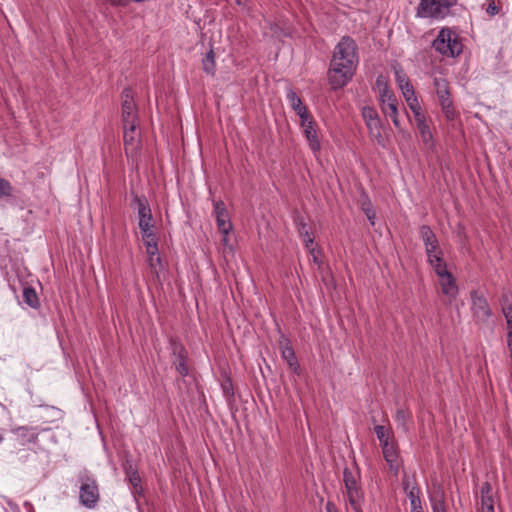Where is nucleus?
Instances as JSON below:
<instances>
[{"label":"nucleus","mask_w":512,"mask_h":512,"mask_svg":"<svg viewBox=\"0 0 512 512\" xmlns=\"http://www.w3.org/2000/svg\"><path fill=\"white\" fill-rule=\"evenodd\" d=\"M80 482L79 487V501L88 508L93 509L96 507L100 499L99 488L96 480L87 472L81 473L78 478Z\"/></svg>","instance_id":"5"},{"label":"nucleus","mask_w":512,"mask_h":512,"mask_svg":"<svg viewBox=\"0 0 512 512\" xmlns=\"http://www.w3.org/2000/svg\"><path fill=\"white\" fill-rule=\"evenodd\" d=\"M432 512H446L445 494L441 488L430 494Z\"/></svg>","instance_id":"21"},{"label":"nucleus","mask_w":512,"mask_h":512,"mask_svg":"<svg viewBox=\"0 0 512 512\" xmlns=\"http://www.w3.org/2000/svg\"><path fill=\"white\" fill-rule=\"evenodd\" d=\"M395 419H396V422L398 423V425L401 426L405 432H407L408 431L407 421L409 419V414L403 409H398L396 412Z\"/></svg>","instance_id":"35"},{"label":"nucleus","mask_w":512,"mask_h":512,"mask_svg":"<svg viewBox=\"0 0 512 512\" xmlns=\"http://www.w3.org/2000/svg\"><path fill=\"white\" fill-rule=\"evenodd\" d=\"M406 101H410L415 96V91L412 84H406L404 89H401Z\"/></svg>","instance_id":"42"},{"label":"nucleus","mask_w":512,"mask_h":512,"mask_svg":"<svg viewBox=\"0 0 512 512\" xmlns=\"http://www.w3.org/2000/svg\"><path fill=\"white\" fill-rule=\"evenodd\" d=\"M432 47L443 56L456 57L462 53L463 45L458 36L448 27L442 28L433 40Z\"/></svg>","instance_id":"4"},{"label":"nucleus","mask_w":512,"mask_h":512,"mask_svg":"<svg viewBox=\"0 0 512 512\" xmlns=\"http://www.w3.org/2000/svg\"><path fill=\"white\" fill-rule=\"evenodd\" d=\"M294 222L296 224L299 235L305 244V247L310 248V246L313 245L314 238L312 237L311 233L309 232V229L304 220V217L301 216L300 214H296L294 216Z\"/></svg>","instance_id":"18"},{"label":"nucleus","mask_w":512,"mask_h":512,"mask_svg":"<svg viewBox=\"0 0 512 512\" xmlns=\"http://www.w3.org/2000/svg\"><path fill=\"white\" fill-rule=\"evenodd\" d=\"M362 116L365 123L374 121L379 118L377 111L373 107H363Z\"/></svg>","instance_id":"38"},{"label":"nucleus","mask_w":512,"mask_h":512,"mask_svg":"<svg viewBox=\"0 0 512 512\" xmlns=\"http://www.w3.org/2000/svg\"><path fill=\"white\" fill-rule=\"evenodd\" d=\"M223 391H224V394L228 397L230 396H233L234 392H233V387H232V382L230 379H228L223 385Z\"/></svg>","instance_id":"46"},{"label":"nucleus","mask_w":512,"mask_h":512,"mask_svg":"<svg viewBox=\"0 0 512 512\" xmlns=\"http://www.w3.org/2000/svg\"><path fill=\"white\" fill-rule=\"evenodd\" d=\"M134 2H143V0H133Z\"/></svg>","instance_id":"56"},{"label":"nucleus","mask_w":512,"mask_h":512,"mask_svg":"<svg viewBox=\"0 0 512 512\" xmlns=\"http://www.w3.org/2000/svg\"><path fill=\"white\" fill-rule=\"evenodd\" d=\"M420 236L425 246L438 244L435 233L428 225H422L420 227Z\"/></svg>","instance_id":"28"},{"label":"nucleus","mask_w":512,"mask_h":512,"mask_svg":"<svg viewBox=\"0 0 512 512\" xmlns=\"http://www.w3.org/2000/svg\"><path fill=\"white\" fill-rule=\"evenodd\" d=\"M169 349L172 355V364L175 367V370L183 377L187 376L189 373V368L187 365L188 361V352L185 346L181 343L180 340L176 338L169 339Z\"/></svg>","instance_id":"9"},{"label":"nucleus","mask_w":512,"mask_h":512,"mask_svg":"<svg viewBox=\"0 0 512 512\" xmlns=\"http://www.w3.org/2000/svg\"><path fill=\"white\" fill-rule=\"evenodd\" d=\"M428 263L433 268L436 275L441 278L443 276H447L450 272L447 270V266L442 256L437 257L433 260L428 261Z\"/></svg>","instance_id":"29"},{"label":"nucleus","mask_w":512,"mask_h":512,"mask_svg":"<svg viewBox=\"0 0 512 512\" xmlns=\"http://www.w3.org/2000/svg\"><path fill=\"white\" fill-rule=\"evenodd\" d=\"M358 65L357 44L344 36L336 45L328 70V82L333 90L343 88L352 79Z\"/></svg>","instance_id":"1"},{"label":"nucleus","mask_w":512,"mask_h":512,"mask_svg":"<svg viewBox=\"0 0 512 512\" xmlns=\"http://www.w3.org/2000/svg\"><path fill=\"white\" fill-rule=\"evenodd\" d=\"M13 192L14 188L11 184L7 180L0 178V198L12 197Z\"/></svg>","instance_id":"34"},{"label":"nucleus","mask_w":512,"mask_h":512,"mask_svg":"<svg viewBox=\"0 0 512 512\" xmlns=\"http://www.w3.org/2000/svg\"><path fill=\"white\" fill-rule=\"evenodd\" d=\"M499 10L500 8L495 4L494 0H491L486 7V13L489 16H495L499 13Z\"/></svg>","instance_id":"43"},{"label":"nucleus","mask_w":512,"mask_h":512,"mask_svg":"<svg viewBox=\"0 0 512 512\" xmlns=\"http://www.w3.org/2000/svg\"><path fill=\"white\" fill-rule=\"evenodd\" d=\"M374 431L381 446H383L385 443H390L392 440H394L393 432L391 431L390 428H387L383 425H376L374 427Z\"/></svg>","instance_id":"27"},{"label":"nucleus","mask_w":512,"mask_h":512,"mask_svg":"<svg viewBox=\"0 0 512 512\" xmlns=\"http://www.w3.org/2000/svg\"><path fill=\"white\" fill-rule=\"evenodd\" d=\"M22 296L24 303L27 304L29 307L33 309H38L40 307L39 297L33 287L25 286L23 288Z\"/></svg>","instance_id":"23"},{"label":"nucleus","mask_w":512,"mask_h":512,"mask_svg":"<svg viewBox=\"0 0 512 512\" xmlns=\"http://www.w3.org/2000/svg\"><path fill=\"white\" fill-rule=\"evenodd\" d=\"M4 437L3 435L0 433V443L3 441Z\"/></svg>","instance_id":"55"},{"label":"nucleus","mask_w":512,"mask_h":512,"mask_svg":"<svg viewBox=\"0 0 512 512\" xmlns=\"http://www.w3.org/2000/svg\"><path fill=\"white\" fill-rule=\"evenodd\" d=\"M134 203L137 205L139 228L143 239H150L155 235L152 231L154 227V220L149 203L145 196L135 195L133 198Z\"/></svg>","instance_id":"6"},{"label":"nucleus","mask_w":512,"mask_h":512,"mask_svg":"<svg viewBox=\"0 0 512 512\" xmlns=\"http://www.w3.org/2000/svg\"><path fill=\"white\" fill-rule=\"evenodd\" d=\"M202 68L203 71L211 76L215 75L216 72V62H215V53L211 48L202 59Z\"/></svg>","instance_id":"26"},{"label":"nucleus","mask_w":512,"mask_h":512,"mask_svg":"<svg viewBox=\"0 0 512 512\" xmlns=\"http://www.w3.org/2000/svg\"><path fill=\"white\" fill-rule=\"evenodd\" d=\"M501 304L505 318H512V296L509 293L502 294Z\"/></svg>","instance_id":"33"},{"label":"nucleus","mask_w":512,"mask_h":512,"mask_svg":"<svg viewBox=\"0 0 512 512\" xmlns=\"http://www.w3.org/2000/svg\"><path fill=\"white\" fill-rule=\"evenodd\" d=\"M459 0H420L416 8V17L430 19H444L451 15V8Z\"/></svg>","instance_id":"3"},{"label":"nucleus","mask_w":512,"mask_h":512,"mask_svg":"<svg viewBox=\"0 0 512 512\" xmlns=\"http://www.w3.org/2000/svg\"><path fill=\"white\" fill-rule=\"evenodd\" d=\"M360 478L358 470L352 471L349 468H345L343 471L344 496L347 504L354 512H363V504L365 502Z\"/></svg>","instance_id":"2"},{"label":"nucleus","mask_w":512,"mask_h":512,"mask_svg":"<svg viewBox=\"0 0 512 512\" xmlns=\"http://www.w3.org/2000/svg\"><path fill=\"white\" fill-rule=\"evenodd\" d=\"M434 86L439 103L451 100L449 83L445 78H435Z\"/></svg>","instance_id":"20"},{"label":"nucleus","mask_w":512,"mask_h":512,"mask_svg":"<svg viewBox=\"0 0 512 512\" xmlns=\"http://www.w3.org/2000/svg\"><path fill=\"white\" fill-rule=\"evenodd\" d=\"M236 4L238 5H241L242 4V1L241 0H235Z\"/></svg>","instance_id":"54"},{"label":"nucleus","mask_w":512,"mask_h":512,"mask_svg":"<svg viewBox=\"0 0 512 512\" xmlns=\"http://www.w3.org/2000/svg\"><path fill=\"white\" fill-rule=\"evenodd\" d=\"M439 104L447 121H453L456 119L458 112L455 110L452 100L444 101Z\"/></svg>","instance_id":"31"},{"label":"nucleus","mask_w":512,"mask_h":512,"mask_svg":"<svg viewBox=\"0 0 512 512\" xmlns=\"http://www.w3.org/2000/svg\"><path fill=\"white\" fill-rule=\"evenodd\" d=\"M112 6L120 7L125 6L126 2L124 0H110Z\"/></svg>","instance_id":"50"},{"label":"nucleus","mask_w":512,"mask_h":512,"mask_svg":"<svg viewBox=\"0 0 512 512\" xmlns=\"http://www.w3.org/2000/svg\"><path fill=\"white\" fill-rule=\"evenodd\" d=\"M12 442L14 447L26 446L31 443H36L38 439V429L33 426H19L11 430Z\"/></svg>","instance_id":"11"},{"label":"nucleus","mask_w":512,"mask_h":512,"mask_svg":"<svg viewBox=\"0 0 512 512\" xmlns=\"http://www.w3.org/2000/svg\"><path fill=\"white\" fill-rule=\"evenodd\" d=\"M139 126H130L123 127L124 135V150L127 156H134L137 154L138 146H139Z\"/></svg>","instance_id":"14"},{"label":"nucleus","mask_w":512,"mask_h":512,"mask_svg":"<svg viewBox=\"0 0 512 512\" xmlns=\"http://www.w3.org/2000/svg\"><path fill=\"white\" fill-rule=\"evenodd\" d=\"M440 286L442 293L449 297L450 302L456 299L458 294V286L456 284L455 278L451 273L440 278Z\"/></svg>","instance_id":"17"},{"label":"nucleus","mask_w":512,"mask_h":512,"mask_svg":"<svg viewBox=\"0 0 512 512\" xmlns=\"http://www.w3.org/2000/svg\"><path fill=\"white\" fill-rule=\"evenodd\" d=\"M425 251H426L428 261L442 256V250L439 247V243L425 246Z\"/></svg>","instance_id":"37"},{"label":"nucleus","mask_w":512,"mask_h":512,"mask_svg":"<svg viewBox=\"0 0 512 512\" xmlns=\"http://www.w3.org/2000/svg\"><path fill=\"white\" fill-rule=\"evenodd\" d=\"M417 128L424 144L429 147L433 146V135L429 125L427 123L421 124L420 126H417Z\"/></svg>","instance_id":"32"},{"label":"nucleus","mask_w":512,"mask_h":512,"mask_svg":"<svg viewBox=\"0 0 512 512\" xmlns=\"http://www.w3.org/2000/svg\"><path fill=\"white\" fill-rule=\"evenodd\" d=\"M406 495L410 501L411 512L423 511L420 499V489L417 484H414Z\"/></svg>","instance_id":"25"},{"label":"nucleus","mask_w":512,"mask_h":512,"mask_svg":"<svg viewBox=\"0 0 512 512\" xmlns=\"http://www.w3.org/2000/svg\"><path fill=\"white\" fill-rule=\"evenodd\" d=\"M380 101L382 112L389 116L396 128H400L398 119V102L392 91L385 85L380 91Z\"/></svg>","instance_id":"10"},{"label":"nucleus","mask_w":512,"mask_h":512,"mask_svg":"<svg viewBox=\"0 0 512 512\" xmlns=\"http://www.w3.org/2000/svg\"><path fill=\"white\" fill-rule=\"evenodd\" d=\"M214 213H215V215H222V216L225 215L226 213H228L223 201H221V200L214 201Z\"/></svg>","instance_id":"41"},{"label":"nucleus","mask_w":512,"mask_h":512,"mask_svg":"<svg viewBox=\"0 0 512 512\" xmlns=\"http://www.w3.org/2000/svg\"><path fill=\"white\" fill-rule=\"evenodd\" d=\"M407 103H408L410 109L412 110V112L421 110V107H420L416 97H413L410 101H407Z\"/></svg>","instance_id":"47"},{"label":"nucleus","mask_w":512,"mask_h":512,"mask_svg":"<svg viewBox=\"0 0 512 512\" xmlns=\"http://www.w3.org/2000/svg\"><path fill=\"white\" fill-rule=\"evenodd\" d=\"M278 346L281 351L282 358L287 362L289 368L295 373H300V365L295 355L294 348L289 338L281 334L278 339Z\"/></svg>","instance_id":"12"},{"label":"nucleus","mask_w":512,"mask_h":512,"mask_svg":"<svg viewBox=\"0 0 512 512\" xmlns=\"http://www.w3.org/2000/svg\"><path fill=\"white\" fill-rule=\"evenodd\" d=\"M413 113L417 126H420L421 124H426V117L421 112V110L415 111Z\"/></svg>","instance_id":"45"},{"label":"nucleus","mask_w":512,"mask_h":512,"mask_svg":"<svg viewBox=\"0 0 512 512\" xmlns=\"http://www.w3.org/2000/svg\"><path fill=\"white\" fill-rule=\"evenodd\" d=\"M416 484V481L415 479H411L407 473H404V476L402 478V486H403V490L405 491L406 494H408L409 490H411V487Z\"/></svg>","instance_id":"40"},{"label":"nucleus","mask_w":512,"mask_h":512,"mask_svg":"<svg viewBox=\"0 0 512 512\" xmlns=\"http://www.w3.org/2000/svg\"><path fill=\"white\" fill-rule=\"evenodd\" d=\"M480 493H481V496H493L492 495V486L489 482H484L482 485H481V489H480Z\"/></svg>","instance_id":"44"},{"label":"nucleus","mask_w":512,"mask_h":512,"mask_svg":"<svg viewBox=\"0 0 512 512\" xmlns=\"http://www.w3.org/2000/svg\"><path fill=\"white\" fill-rule=\"evenodd\" d=\"M381 448L384 459L389 465L390 471L397 475L400 468V464L398 459V448L395 440H392L390 443H385L383 446H381Z\"/></svg>","instance_id":"15"},{"label":"nucleus","mask_w":512,"mask_h":512,"mask_svg":"<svg viewBox=\"0 0 512 512\" xmlns=\"http://www.w3.org/2000/svg\"><path fill=\"white\" fill-rule=\"evenodd\" d=\"M300 125L303 128L304 135L308 141L309 147L313 152L321 149L320 140L316 130V123L311 115L300 119Z\"/></svg>","instance_id":"13"},{"label":"nucleus","mask_w":512,"mask_h":512,"mask_svg":"<svg viewBox=\"0 0 512 512\" xmlns=\"http://www.w3.org/2000/svg\"><path fill=\"white\" fill-rule=\"evenodd\" d=\"M287 99L294 110V112L299 116L300 119L303 117H307L310 115L307 107L303 104L300 97L296 94L295 91L289 90L287 92Z\"/></svg>","instance_id":"19"},{"label":"nucleus","mask_w":512,"mask_h":512,"mask_svg":"<svg viewBox=\"0 0 512 512\" xmlns=\"http://www.w3.org/2000/svg\"><path fill=\"white\" fill-rule=\"evenodd\" d=\"M365 213H366V216H367L368 220L370 221V223H371L372 225H374L375 212H374V211H372V210H370V209H367V210L365 211Z\"/></svg>","instance_id":"48"},{"label":"nucleus","mask_w":512,"mask_h":512,"mask_svg":"<svg viewBox=\"0 0 512 512\" xmlns=\"http://www.w3.org/2000/svg\"><path fill=\"white\" fill-rule=\"evenodd\" d=\"M125 473L133 487L134 494H142L143 489L141 486V478L138 474V471L132 467V465L125 466Z\"/></svg>","instance_id":"22"},{"label":"nucleus","mask_w":512,"mask_h":512,"mask_svg":"<svg viewBox=\"0 0 512 512\" xmlns=\"http://www.w3.org/2000/svg\"><path fill=\"white\" fill-rule=\"evenodd\" d=\"M307 249H308L309 253L312 255L314 262H318V255L315 251V248L310 246V248H307Z\"/></svg>","instance_id":"51"},{"label":"nucleus","mask_w":512,"mask_h":512,"mask_svg":"<svg viewBox=\"0 0 512 512\" xmlns=\"http://www.w3.org/2000/svg\"><path fill=\"white\" fill-rule=\"evenodd\" d=\"M471 311L473 318L477 324H485L492 316V310L486 297L477 290L470 292Z\"/></svg>","instance_id":"8"},{"label":"nucleus","mask_w":512,"mask_h":512,"mask_svg":"<svg viewBox=\"0 0 512 512\" xmlns=\"http://www.w3.org/2000/svg\"><path fill=\"white\" fill-rule=\"evenodd\" d=\"M148 254L149 265L155 268L157 264H161V257L159 256L158 243L156 235L150 237V239H143Z\"/></svg>","instance_id":"16"},{"label":"nucleus","mask_w":512,"mask_h":512,"mask_svg":"<svg viewBox=\"0 0 512 512\" xmlns=\"http://www.w3.org/2000/svg\"><path fill=\"white\" fill-rule=\"evenodd\" d=\"M121 98V116L123 127L139 126L138 109L134 102L132 89L124 88L121 93Z\"/></svg>","instance_id":"7"},{"label":"nucleus","mask_w":512,"mask_h":512,"mask_svg":"<svg viewBox=\"0 0 512 512\" xmlns=\"http://www.w3.org/2000/svg\"><path fill=\"white\" fill-rule=\"evenodd\" d=\"M395 77L400 89H404L406 84H411L409 78L401 69L395 71Z\"/></svg>","instance_id":"39"},{"label":"nucleus","mask_w":512,"mask_h":512,"mask_svg":"<svg viewBox=\"0 0 512 512\" xmlns=\"http://www.w3.org/2000/svg\"><path fill=\"white\" fill-rule=\"evenodd\" d=\"M326 511L327 512H338L336 505L330 501L326 503Z\"/></svg>","instance_id":"49"},{"label":"nucleus","mask_w":512,"mask_h":512,"mask_svg":"<svg viewBox=\"0 0 512 512\" xmlns=\"http://www.w3.org/2000/svg\"><path fill=\"white\" fill-rule=\"evenodd\" d=\"M478 512H494L493 496H481V507Z\"/></svg>","instance_id":"36"},{"label":"nucleus","mask_w":512,"mask_h":512,"mask_svg":"<svg viewBox=\"0 0 512 512\" xmlns=\"http://www.w3.org/2000/svg\"><path fill=\"white\" fill-rule=\"evenodd\" d=\"M369 132V135L372 139H375L378 144L383 145V136H382V125L380 118L365 123Z\"/></svg>","instance_id":"24"},{"label":"nucleus","mask_w":512,"mask_h":512,"mask_svg":"<svg viewBox=\"0 0 512 512\" xmlns=\"http://www.w3.org/2000/svg\"><path fill=\"white\" fill-rule=\"evenodd\" d=\"M507 328H508V334L512 335V318H506Z\"/></svg>","instance_id":"52"},{"label":"nucleus","mask_w":512,"mask_h":512,"mask_svg":"<svg viewBox=\"0 0 512 512\" xmlns=\"http://www.w3.org/2000/svg\"><path fill=\"white\" fill-rule=\"evenodd\" d=\"M216 216V222L219 231L223 235H228L229 232L232 230V223L229 218V214L226 213L225 215H215Z\"/></svg>","instance_id":"30"},{"label":"nucleus","mask_w":512,"mask_h":512,"mask_svg":"<svg viewBox=\"0 0 512 512\" xmlns=\"http://www.w3.org/2000/svg\"><path fill=\"white\" fill-rule=\"evenodd\" d=\"M223 243L226 245L228 243V238H227V235H223V239H222Z\"/></svg>","instance_id":"53"}]
</instances>
